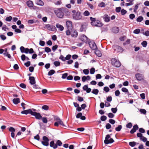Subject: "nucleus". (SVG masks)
I'll use <instances>...</instances> for the list:
<instances>
[{
  "mask_svg": "<svg viewBox=\"0 0 149 149\" xmlns=\"http://www.w3.org/2000/svg\"><path fill=\"white\" fill-rule=\"evenodd\" d=\"M122 128V126L121 125H119L118 127L115 128V130L117 132L120 131Z\"/></svg>",
  "mask_w": 149,
  "mask_h": 149,
  "instance_id": "nucleus-29",
  "label": "nucleus"
},
{
  "mask_svg": "<svg viewBox=\"0 0 149 149\" xmlns=\"http://www.w3.org/2000/svg\"><path fill=\"white\" fill-rule=\"evenodd\" d=\"M95 53L96 55L98 57H101L102 56V54L101 52L97 49L95 50Z\"/></svg>",
  "mask_w": 149,
  "mask_h": 149,
  "instance_id": "nucleus-17",
  "label": "nucleus"
},
{
  "mask_svg": "<svg viewBox=\"0 0 149 149\" xmlns=\"http://www.w3.org/2000/svg\"><path fill=\"white\" fill-rule=\"evenodd\" d=\"M13 103L15 104H17L20 102V100L19 98H14L13 100Z\"/></svg>",
  "mask_w": 149,
  "mask_h": 149,
  "instance_id": "nucleus-21",
  "label": "nucleus"
},
{
  "mask_svg": "<svg viewBox=\"0 0 149 149\" xmlns=\"http://www.w3.org/2000/svg\"><path fill=\"white\" fill-rule=\"evenodd\" d=\"M107 119V117L104 115H103L101 116L100 118V119L102 121H105Z\"/></svg>",
  "mask_w": 149,
  "mask_h": 149,
  "instance_id": "nucleus-44",
  "label": "nucleus"
},
{
  "mask_svg": "<svg viewBox=\"0 0 149 149\" xmlns=\"http://www.w3.org/2000/svg\"><path fill=\"white\" fill-rule=\"evenodd\" d=\"M36 111V109L32 108L24 110L21 112V113L25 115L30 114L31 115L33 111Z\"/></svg>",
  "mask_w": 149,
  "mask_h": 149,
  "instance_id": "nucleus-7",
  "label": "nucleus"
},
{
  "mask_svg": "<svg viewBox=\"0 0 149 149\" xmlns=\"http://www.w3.org/2000/svg\"><path fill=\"white\" fill-rule=\"evenodd\" d=\"M82 115V113L81 112H79L77 114V115L76 116V117L77 118H80L81 116Z\"/></svg>",
  "mask_w": 149,
  "mask_h": 149,
  "instance_id": "nucleus-60",
  "label": "nucleus"
},
{
  "mask_svg": "<svg viewBox=\"0 0 149 149\" xmlns=\"http://www.w3.org/2000/svg\"><path fill=\"white\" fill-rule=\"evenodd\" d=\"M44 28L45 29H47L48 30L50 31H56V29L55 26L52 25L46 24L44 27Z\"/></svg>",
  "mask_w": 149,
  "mask_h": 149,
  "instance_id": "nucleus-4",
  "label": "nucleus"
},
{
  "mask_svg": "<svg viewBox=\"0 0 149 149\" xmlns=\"http://www.w3.org/2000/svg\"><path fill=\"white\" fill-rule=\"evenodd\" d=\"M141 33L146 36H149V31H147L145 32H141Z\"/></svg>",
  "mask_w": 149,
  "mask_h": 149,
  "instance_id": "nucleus-35",
  "label": "nucleus"
},
{
  "mask_svg": "<svg viewBox=\"0 0 149 149\" xmlns=\"http://www.w3.org/2000/svg\"><path fill=\"white\" fill-rule=\"evenodd\" d=\"M132 126V124L131 123H128L126 125V127L129 129L131 128Z\"/></svg>",
  "mask_w": 149,
  "mask_h": 149,
  "instance_id": "nucleus-40",
  "label": "nucleus"
},
{
  "mask_svg": "<svg viewBox=\"0 0 149 149\" xmlns=\"http://www.w3.org/2000/svg\"><path fill=\"white\" fill-rule=\"evenodd\" d=\"M140 29H137L134 31L133 33L136 34H138L140 33Z\"/></svg>",
  "mask_w": 149,
  "mask_h": 149,
  "instance_id": "nucleus-37",
  "label": "nucleus"
},
{
  "mask_svg": "<svg viewBox=\"0 0 149 149\" xmlns=\"http://www.w3.org/2000/svg\"><path fill=\"white\" fill-rule=\"evenodd\" d=\"M90 19L91 21V24L92 26L97 27H100L102 26V24L101 22L99 20H96L95 18L91 17Z\"/></svg>",
  "mask_w": 149,
  "mask_h": 149,
  "instance_id": "nucleus-2",
  "label": "nucleus"
},
{
  "mask_svg": "<svg viewBox=\"0 0 149 149\" xmlns=\"http://www.w3.org/2000/svg\"><path fill=\"white\" fill-rule=\"evenodd\" d=\"M43 122L44 123H47V120L46 117H42L41 118Z\"/></svg>",
  "mask_w": 149,
  "mask_h": 149,
  "instance_id": "nucleus-47",
  "label": "nucleus"
},
{
  "mask_svg": "<svg viewBox=\"0 0 149 149\" xmlns=\"http://www.w3.org/2000/svg\"><path fill=\"white\" fill-rule=\"evenodd\" d=\"M42 109L43 110L47 111L49 109V106L47 105H43L42 107Z\"/></svg>",
  "mask_w": 149,
  "mask_h": 149,
  "instance_id": "nucleus-36",
  "label": "nucleus"
},
{
  "mask_svg": "<svg viewBox=\"0 0 149 149\" xmlns=\"http://www.w3.org/2000/svg\"><path fill=\"white\" fill-rule=\"evenodd\" d=\"M135 76L136 79L138 80L141 81L143 79V76L142 74L140 73L136 74Z\"/></svg>",
  "mask_w": 149,
  "mask_h": 149,
  "instance_id": "nucleus-15",
  "label": "nucleus"
},
{
  "mask_svg": "<svg viewBox=\"0 0 149 149\" xmlns=\"http://www.w3.org/2000/svg\"><path fill=\"white\" fill-rule=\"evenodd\" d=\"M77 100L79 102H81L84 100L83 98L79 96L77 97Z\"/></svg>",
  "mask_w": 149,
  "mask_h": 149,
  "instance_id": "nucleus-62",
  "label": "nucleus"
},
{
  "mask_svg": "<svg viewBox=\"0 0 149 149\" xmlns=\"http://www.w3.org/2000/svg\"><path fill=\"white\" fill-rule=\"evenodd\" d=\"M83 72L84 74L86 75L88 74L89 73V71L88 69H84L83 70Z\"/></svg>",
  "mask_w": 149,
  "mask_h": 149,
  "instance_id": "nucleus-54",
  "label": "nucleus"
},
{
  "mask_svg": "<svg viewBox=\"0 0 149 149\" xmlns=\"http://www.w3.org/2000/svg\"><path fill=\"white\" fill-rule=\"evenodd\" d=\"M140 139L143 141V142H146L147 141V138L144 136H143Z\"/></svg>",
  "mask_w": 149,
  "mask_h": 149,
  "instance_id": "nucleus-57",
  "label": "nucleus"
},
{
  "mask_svg": "<svg viewBox=\"0 0 149 149\" xmlns=\"http://www.w3.org/2000/svg\"><path fill=\"white\" fill-rule=\"evenodd\" d=\"M108 116L109 118H112L114 116V115L111 113H110L108 114Z\"/></svg>",
  "mask_w": 149,
  "mask_h": 149,
  "instance_id": "nucleus-50",
  "label": "nucleus"
},
{
  "mask_svg": "<svg viewBox=\"0 0 149 149\" xmlns=\"http://www.w3.org/2000/svg\"><path fill=\"white\" fill-rule=\"evenodd\" d=\"M141 44L142 45V46H143V47H145L147 46V42L146 41H144L141 42Z\"/></svg>",
  "mask_w": 149,
  "mask_h": 149,
  "instance_id": "nucleus-39",
  "label": "nucleus"
},
{
  "mask_svg": "<svg viewBox=\"0 0 149 149\" xmlns=\"http://www.w3.org/2000/svg\"><path fill=\"white\" fill-rule=\"evenodd\" d=\"M53 116L54 120H56V121H59L61 120L57 116L54 115Z\"/></svg>",
  "mask_w": 149,
  "mask_h": 149,
  "instance_id": "nucleus-41",
  "label": "nucleus"
},
{
  "mask_svg": "<svg viewBox=\"0 0 149 149\" xmlns=\"http://www.w3.org/2000/svg\"><path fill=\"white\" fill-rule=\"evenodd\" d=\"M139 111L141 114H146V111L145 109H141Z\"/></svg>",
  "mask_w": 149,
  "mask_h": 149,
  "instance_id": "nucleus-46",
  "label": "nucleus"
},
{
  "mask_svg": "<svg viewBox=\"0 0 149 149\" xmlns=\"http://www.w3.org/2000/svg\"><path fill=\"white\" fill-rule=\"evenodd\" d=\"M114 50L116 51L117 52H122L123 51V49L120 46L117 45H114L113 46Z\"/></svg>",
  "mask_w": 149,
  "mask_h": 149,
  "instance_id": "nucleus-10",
  "label": "nucleus"
},
{
  "mask_svg": "<svg viewBox=\"0 0 149 149\" xmlns=\"http://www.w3.org/2000/svg\"><path fill=\"white\" fill-rule=\"evenodd\" d=\"M49 141H42L41 142L42 144L44 146H49Z\"/></svg>",
  "mask_w": 149,
  "mask_h": 149,
  "instance_id": "nucleus-33",
  "label": "nucleus"
},
{
  "mask_svg": "<svg viewBox=\"0 0 149 149\" xmlns=\"http://www.w3.org/2000/svg\"><path fill=\"white\" fill-rule=\"evenodd\" d=\"M29 79L31 84L34 85L36 84V81L34 77H29Z\"/></svg>",
  "mask_w": 149,
  "mask_h": 149,
  "instance_id": "nucleus-14",
  "label": "nucleus"
},
{
  "mask_svg": "<svg viewBox=\"0 0 149 149\" xmlns=\"http://www.w3.org/2000/svg\"><path fill=\"white\" fill-rule=\"evenodd\" d=\"M117 110L118 109L116 108H112L111 109V111L114 113H116Z\"/></svg>",
  "mask_w": 149,
  "mask_h": 149,
  "instance_id": "nucleus-51",
  "label": "nucleus"
},
{
  "mask_svg": "<svg viewBox=\"0 0 149 149\" xmlns=\"http://www.w3.org/2000/svg\"><path fill=\"white\" fill-rule=\"evenodd\" d=\"M72 18L76 20H78L81 19L82 16L80 12L78 10L76 11L75 10H73L72 11Z\"/></svg>",
  "mask_w": 149,
  "mask_h": 149,
  "instance_id": "nucleus-1",
  "label": "nucleus"
},
{
  "mask_svg": "<svg viewBox=\"0 0 149 149\" xmlns=\"http://www.w3.org/2000/svg\"><path fill=\"white\" fill-rule=\"evenodd\" d=\"M12 19V17L11 16H10L9 17H7L6 18L5 20L6 21L10 22L11 21Z\"/></svg>",
  "mask_w": 149,
  "mask_h": 149,
  "instance_id": "nucleus-48",
  "label": "nucleus"
},
{
  "mask_svg": "<svg viewBox=\"0 0 149 149\" xmlns=\"http://www.w3.org/2000/svg\"><path fill=\"white\" fill-rule=\"evenodd\" d=\"M106 143H105V144H108L109 143H113L114 142V140L112 138H110L107 141H106Z\"/></svg>",
  "mask_w": 149,
  "mask_h": 149,
  "instance_id": "nucleus-26",
  "label": "nucleus"
},
{
  "mask_svg": "<svg viewBox=\"0 0 149 149\" xmlns=\"http://www.w3.org/2000/svg\"><path fill=\"white\" fill-rule=\"evenodd\" d=\"M37 4L40 6H43L44 4V3L42 1L39 0L37 1Z\"/></svg>",
  "mask_w": 149,
  "mask_h": 149,
  "instance_id": "nucleus-42",
  "label": "nucleus"
},
{
  "mask_svg": "<svg viewBox=\"0 0 149 149\" xmlns=\"http://www.w3.org/2000/svg\"><path fill=\"white\" fill-rule=\"evenodd\" d=\"M143 19V17L142 16H139L136 19V21L138 22H141Z\"/></svg>",
  "mask_w": 149,
  "mask_h": 149,
  "instance_id": "nucleus-25",
  "label": "nucleus"
},
{
  "mask_svg": "<svg viewBox=\"0 0 149 149\" xmlns=\"http://www.w3.org/2000/svg\"><path fill=\"white\" fill-rule=\"evenodd\" d=\"M98 6L100 7H104L106 5L104 3L102 2L99 3Z\"/></svg>",
  "mask_w": 149,
  "mask_h": 149,
  "instance_id": "nucleus-45",
  "label": "nucleus"
},
{
  "mask_svg": "<svg viewBox=\"0 0 149 149\" xmlns=\"http://www.w3.org/2000/svg\"><path fill=\"white\" fill-rule=\"evenodd\" d=\"M121 90L123 92H124L128 93H129L128 90L125 87L122 88L121 89Z\"/></svg>",
  "mask_w": 149,
  "mask_h": 149,
  "instance_id": "nucleus-56",
  "label": "nucleus"
},
{
  "mask_svg": "<svg viewBox=\"0 0 149 149\" xmlns=\"http://www.w3.org/2000/svg\"><path fill=\"white\" fill-rule=\"evenodd\" d=\"M103 18L104 21L106 22H108L110 20V17L107 14H105L104 15Z\"/></svg>",
  "mask_w": 149,
  "mask_h": 149,
  "instance_id": "nucleus-13",
  "label": "nucleus"
},
{
  "mask_svg": "<svg viewBox=\"0 0 149 149\" xmlns=\"http://www.w3.org/2000/svg\"><path fill=\"white\" fill-rule=\"evenodd\" d=\"M139 129V127L136 124L133 126V128L130 131V133L133 134L135 132Z\"/></svg>",
  "mask_w": 149,
  "mask_h": 149,
  "instance_id": "nucleus-11",
  "label": "nucleus"
},
{
  "mask_svg": "<svg viewBox=\"0 0 149 149\" xmlns=\"http://www.w3.org/2000/svg\"><path fill=\"white\" fill-rule=\"evenodd\" d=\"M84 15L85 16H88L90 15V13L87 10H86L83 13Z\"/></svg>",
  "mask_w": 149,
  "mask_h": 149,
  "instance_id": "nucleus-63",
  "label": "nucleus"
},
{
  "mask_svg": "<svg viewBox=\"0 0 149 149\" xmlns=\"http://www.w3.org/2000/svg\"><path fill=\"white\" fill-rule=\"evenodd\" d=\"M99 92V90L97 89H93L91 92L93 94L97 95Z\"/></svg>",
  "mask_w": 149,
  "mask_h": 149,
  "instance_id": "nucleus-27",
  "label": "nucleus"
},
{
  "mask_svg": "<svg viewBox=\"0 0 149 149\" xmlns=\"http://www.w3.org/2000/svg\"><path fill=\"white\" fill-rule=\"evenodd\" d=\"M80 40L85 43H87L90 41V40L84 35L81 36L80 38Z\"/></svg>",
  "mask_w": 149,
  "mask_h": 149,
  "instance_id": "nucleus-9",
  "label": "nucleus"
},
{
  "mask_svg": "<svg viewBox=\"0 0 149 149\" xmlns=\"http://www.w3.org/2000/svg\"><path fill=\"white\" fill-rule=\"evenodd\" d=\"M86 28V25L85 24H82L81 26V28L80 29L81 32H83L85 30Z\"/></svg>",
  "mask_w": 149,
  "mask_h": 149,
  "instance_id": "nucleus-20",
  "label": "nucleus"
},
{
  "mask_svg": "<svg viewBox=\"0 0 149 149\" xmlns=\"http://www.w3.org/2000/svg\"><path fill=\"white\" fill-rule=\"evenodd\" d=\"M139 132L141 133H144L145 132V130L142 128H140L139 129Z\"/></svg>",
  "mask_w": 149,
  "mask_h": 149,
  "instance_id": "nucleus-53",
  "label": "nucleus"
},
{
  "mask_svg": "<svg viewBox=\"0 0 149 149\" xmlns=\"http://www.w3.org/2000/svg\"><path fill=\"white\" fill-rule=\"evenodd\" d=\"M54 12L57 16L59 18H62L64 16V13L62 10H54Z\"/></svg>",
  "mask_w": 149,
  "mask_h": 149,
  "instance_id": "nucleus-6",
  "label": "nucleus"
},
{
  "mask_svg": "<svg viewBox=\"0 0 149 149\" xmlns=\"http://www.w3.org/2000/svg\"><path fill=\"white\" fill-rule=\"evenodd\" d=\"M56 26L61 31H62L64 29L63 26L58 23H57L56 24Z\"/></svg>",
  "mask_w": 149,
  "mask_h": 149,
  "instance_id": "nucleus-19",
  "label": "nucleus"
},
{
  "mask_svg": "<svg viewBox=\"0 0 149 149\" xmlns=\"http://www.w3.org/2000/svg\"><path fill=\"white\" fill-rule=\"evenodd\" d=\"M129 145L132 147H134L136 145V142L134 141L130 142L129 143Z\"/></svg>",
  "mask_w": 149,
  "mask_h": 149,
  "instance_id": "nucleus-32",
  "label": "nucleus"
},
{
  "mask_svg": "<svg viewBox=\"0 0 149 149\" xmlns=\"http://www.w3.org/2000/svg\"><path fill=\"white\" fill-rule=\"evenodd\" d=\"M116 12L119 13L120 11L122 15H124L127 13L126 10H116Z\"/></svg>",
  "mask_w": 149,
  "mask_h": 149,
  "instance_id": "nucleus-23",
  "label": "nucleus"
},
{
  "mask_svg": "<svg viewBox=\"0 0 149 149\" xmlns=\"http://www.w3.org/2000/svg\"><path fill=\"white\" fill-rule=\"evenodd\" d=\"M54 65L56 67L60 65V63L59 61H55L54 62Z\"/></svg>",
  "mask_w": 149,
  "mask_h": 149,
  "instance_id": "nucleus-38",
  "label": "nucleus"
},
{
  "mask_svg": "<svg viewBox=\"0 0 149 149\" xmlns=\"http://www.w3.org/2000/svg\"><path fill=\"white\" fill-rule=\"evenodd\" d=\"M66 25L68 29H72V23L71 21H67L66 22Z\"/></svg>",
  "mask_w": 149,
  "mask_h": 149,
  "instance_id": "nucleus-12",
  "label": "nucleus"
},
{
  "mask_svg": "<svg viewBox=\"0 0 149 149\" xmlns=\"http://www.w3.org/2000/svg\"><path fill=\"white\" fill-rule=\"evenodd\" d=\"M64 12L65 13V15L68 17L70 15V12L69 10H65Z\"/></svg>",
  "mask_w": 149,
  "mask_h": 149,
  "instance_id": "nucleus-49",
  "label": "nucleus"
},
{
  "mask_svg": "<svg viewBox=\"0 0 149 149\" xmlns=\"http://www.w3.org/2000/svg\"><path fill=\"white\" fill-rule=\"evenodd\" d=\"M109 122L112 125H113L115 124V120L112 119H110L109 120Z\"/></svg>",
  "mask_w": 149,
  "mask_h": 149,
  "instance_id": "nucleus-61",
  "label": "nucleus"
},
{
  "mask_svg": "<svg viewBox=\"0 0 149 149\" xmlns=\"http://www.w3.org/2000/svg\"><path fill=\"white\" fill-rule=\"evenodd\" d=\"M78 35V33L77 31H74L73 32L72 31L71 33V36L72 37H77Z\"/></svg>",
  "mask_w": 149,
  "mask_h": 149,
  "instance_id": "nucleus-24",
  "label": "nucleus"
},
{
  "mask_svg": "<svg viewBox=\"0 0 149 149\" xmlns=\"http://www.w3.org/2000/svg\"><path fill=\"white\" fill-rule=\"evenodd\" d=\"M103 90L104 91H105L106 93H107L109 91V89L107 86H105L104 87Z\"/></svg>",
  "mask_w": 149,
  "mask_h": 149,
  "instance_id": "nucleus-52",
  "label": "nucleus"
},
{
  "mask_svg": "<svg viewBox=\"0 0 149 149\" xmlns=\"http://www.w3.org/2000/svg\"><path fill=\"white\" fill-rule=\"evenodd\" d=\"M45 52L47 53H49L51 51V50L50 48L48 47H46L45 48Z\"/></svg>",
  "mask_w": 149,
  "mask_h": 149,
  "instance_id": "nucleus-34",
  "label": "nucleus"
},
{
  "mask_svg": "<svg viewBox=\"0 0 149 149\" xmlns=\"http://www.w3.org/2000/svg\"><path fill=\"white\" fill-rule=\"evenodd\" d=\"M111 62L112 65L118 68L121 66L120 62L115 58H112L111 60Z\"/></svg>",
  "mask_w": 149,
  "mask_h": 149,
  "instance_id": "nucleus-3",
  "label": "nucleus"
},
{
  "mask_svg": "<svg viewBox=\"0 0 149 149\" xmlns=\"http://www.w3.org/2000/svg\"><path fill=\"white\" fill-rule=\"evenodd\" d=\"M68 75V74L67 73H65L62 74V75L61 78L63 79H65L67 77Z\"/></svg>",
  "mask_w": 149,
  "mask_h": 149,
  "instance_id": "nucleus-59",
  "label": "nucleus"
},
{
  "mask_svg": "<svg viewBox=\"0 0 149 149\" xmlns=\"http://www.w3.org/2000/svg\"><path fill=\"white\" fill-rule=\"evenodd\" d=\"M110 138V135L107 134L105 138V139L104 141V142L105 144V143H106L107 142H106V141H107Z\"/></svg>",
  "mask_w": 149,
  "mask_h": 149,
  "instance_id": "nucleus-31",
  "label": "nucleus"
},
{
  "mask_svg": "<svg viewBox=\"0 0 149 149\" xmlns=\"http://www.w3.org/2000/svg\"><path fill=\"white\" fill-rule=\"evenodd\" d=\"M72 29H68L66 31V35L67 36H69L70 35H71V33H72Z\"/></svg>",
  "mask_w": 149,
  "mask_h": 149,
  "instance_id": "nucleus-30",
  "label": "nucleus"
},
{
  "mask_svg": "<svg viewBox=\"0 0 149 149\" xmlns=\"http://www.w3.org/2000/svg\"><path fill=\"white\" fill-rule=\"evenodd\" d=\"M62 143L61 141L59 140H58L56 141V145H57V146H61L62 145Z\"/></svg>",
  "mask_w": 149,
  "mask_h": 149,
  "instance_id": "nucleus-43",
  "label": "nucleus"
},
{
  "mask_svg": "<svg viewBox=\"0 0 149 149\" xmlns=\"http://www.w3.org/2000/svg\"><path fill=\"white\" fill-rule=\"evenodd\" d=\"M36 111H33L31 115L34 116L36 119H41L42 118V116L39 113L36 112Z\"/></svg>",
  "mask_w": 149,
  "mask_h": 149,
  "instance_id": "nucleus-8",
  "label": "nucleus"
},
{
  "mask_svg": "<svg viewBox=\"0 0 149 149\" xmlns=\"http://www.w3.org/2000/svg\"><path fill=\"white\" fill-rule=\"evenodd\" d=\"M39 45L42 46H43L45 45V42L43 41L40 40L39 42Z\"/></svg>",
  "mask_w": 149,
  "mask_h": 149,
  "instance_id": "nucleus-64",
  "label": "nucleus"
},
{
  "mask_svg": "<svg viewBox=\"0 0 149 149\" xmlns=\"http://www.w3.org/2000/svg\"><path fill=\"white\" fill-rule=\"evenodd\" d=\"M9 130L11 132H15V129L14 127H10L9 128Z\"/></svg>",
  "mask_w": 149,
  "mask_h": 149,
  "instance_id": "nucleus-55",
  "label": "nucleus"
},
{
  "mask_svg": "<svg viewBox=\"0 0 149 149\" xmlns=\"http://www.w3.org/2000/svg\"><path fill=\"white\" fill-rule=\"evenodd\" d=\"M55 71L53 70H51L48 72V75L49 76H51L55 73Z\"/></svg>",
  "mask_w": 149,
  "mask_h": 149,
  "instance_id": "nucleus-28",
  "label": "nucleus"
},
{
  "mask_svg": "<svg viewBox=\"0 0 149 149\" xmlns=\"http://www.w3.org/2000/svg\"><path fill=\"white\" fill-rule=\"evenodd\" d=\"M50 147L53 148L54 149H55L57 148V145L55 144L54 141H52L50 143Z\"/></svg>",
  "mask_w": 149,
  "mask_h": 149,
  "instance_id": "nucleus-18",
  "label": "nucleus"
},
{
  "mask_svg": "<svg viewBox=\"0 0 149 149\" xmlns=\"http://www.w3.org/2000/svg\"><path fill=\"white\" fill-rule=\"evenodd\" d=\"M26 4L29 7H31L33 6V2L30 0L27 1Z\"/></svg>",
  "mask_w": 149,
  "mask_h": 149,
  "instance_id": "nucleus-22",
  "label": "nucleus"
},
{
  "mask_svg": "<svg viewBox=\"0 0 149 149\" xmlns=\"http://www.w3.org/2000/svg\"><path fill=\"white\" fill-rule=\"evenodd\" d=\"M119 28L118 27H114L112 29V31L114 33H117L119 32Z\"/></svg>",
  "mask_w": 149,
  "mask_h": 149,
  "instance_id": "nucleus-16",
  "label": "nucleus"
},
{
  "mask_svg": "<svg viewBox=\"0 0 149 149\" xmlns=\"http://www.w3.org/2000/svg\"><path fill=\"white\" fill-rule=\"evenodd\" d=\"M95 69L94 68H92L90 69V73L91 74H93L95 72Z\"/></svg>",
  "mask_w": 149,
  "mask_h": 149,
  "instance_id": "nucleus-58",
  "label": "nucleus"
},
{
  "mask_svg": "<svg viewBox=\"0 0 149 149\" xmlns=\"http://www.w3.org/2000/svg\"><path fill=\"white\" fill-rule=\"evenodd\" d=\"M90 48L92 50H95L97 49V47L96 44L93 41H90L88 42Z\"/></svg>",
  "mask_w": 149,
  "mask_h": 149,
  "instance_id": "nucleus-5",
  "label": "nucleus"
}]
</instances>
